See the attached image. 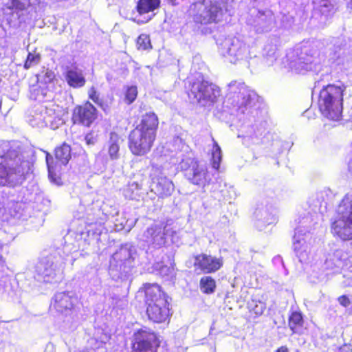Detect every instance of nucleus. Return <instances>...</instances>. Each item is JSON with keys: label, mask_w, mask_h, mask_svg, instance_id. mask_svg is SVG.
Wrapping results in <instances>:
<instances>
[{"label": "nucleus", "mask_w": 352, "mask_h": 352, "mask_svg": "<svg viewBox=\"0 0 352 352\" xmlns=\"http://www.w3.org/2000/svg\"><path fill=\"white\" fill-rule=\"evenodd\" d=\"M258 100L257 94L243 81L232 80L226 86V96L222 106V116L232 122H243L239 138L247 146L263 142L262 136L266 131V122L262 111L257 107L252 108L254 101Z\"/></svg>", "instance_id": "nucleus-1"}, {"label": "nucleus", "mask_w": 352, "mask_h": 352, "mask_svg": "<svg viewBox=\"0 0 352 352\" xmlns=\"http://www.w3.org/2000/svg\"><path fill=\"white\" fill-rule=\"evenodd\" d=\"M324 43L320 41H307L287 54L290 67L300 74L318 72L324 59Z\"/></svg>", "instance_id": "nucleus-2"}, {"label": "nucleus", "mask_w": 352, "mask_h": 352, "mask_svg": "<svg viewBox=\"0 0 352 352\" xmlns=\"http://www.w3.org/2000/svg\"><path fill=\"white\" fill-rule=\"evenodd\" d=\"M158 118L153 112L142 116L140 122L129 135V148L133 155L142 156L148 153L156 138Z\"/></svg>", "instance_id": "nucleus-3"}, {"label": "nucleus", "mask_w": 352, "mask_h": 352, "mask_svg": "<svg viewBox=\"0 0 352 352\" xmlns=\"http://www.w3.org/2000/svg\"><path fill=\"white\" fill-rule=\"evenodd\" d=\"M8 157H11L10 153L0 155V185L14 186L23 182L32 171V164L19 155L14 159Z\"/></svg>", "instance_id": "nucleus-4"}, {"label": "nucleus", "mask_w": 352, "mask_h": 352, "mask_svg": "<svg viewBox=\"0 0 352 352\" xmlns=\"http://www.w3.org/2000/svg\"><path fill=\"white\" fill-rule=\"evenodd\" d=\"M145 301L146 314L153 322H166L170 317L168 296L157 284H148L145 286Z\"/></svg>", "instance_id": "nucleus-5"}, {"label": "nucleus", "mask_w": 352, "mask_h": 352, "mask_svg": "<svg viewBox=\"0 0 352 352\" xmlns=\"http://www.w3.org/2000/svg\"><path fill=\"white\" fill-rule=\"evenodd\" d=\"M346 89V87L344 85H328L320 91L318 104L321 113L324 117L332 120H340Z\"/></svg>", "instance_id": "nucleus-6"}, {"label": "nucleus", "mask_w": 352, "mask_h": 352, "mask_svg": "<svg viewBox=\"0 0 352 352\" xmlns=\"http://www.w3.org/2000/svg\"><path fill=\"white\" fill-rule=\"evenodd\" d=\"M226 5V0H195L191 10L197 23H218L223 19L227 11Z\"/></svg>", "instance_id": "nucleus-7"}, {"label": "nucleus", "mask_w": 352, "mask_h": 352, "mask_svg": "<svg viewBox=\"0 0 352 352\" xmlns=\"http://www.w3.org/2000/svg\"><path fill=\"white\" fill-rule=\"evenodd\" d=\"M331 232L342 241H351L352 245V193L346 195L338 206Z\"/></svg>", "instance_id": "nucleus-8"}, {"label": "nucleus", "mask_w": 352, "mask_h": 352, "mask_svg": "<svg viewBox=\"0 0 352 352\" xmlns=\"http://www.w3.org/2000/svg\"><path fill=\"white\" fill-rule=\"evenodd\" d=\"M219 52L230 63H236L252 57L250 45L237 37H219L217 41Z\"/></svg>", "instance_id": "nucleus-9"}, {"label": "nucleus", "mask_w": 352, "mask_h": 352, "mask_svg": "<svg viewBox=\"0 0 352 352\" xmlns=\"http://www.w3.org/2000/svg\"><path fill=\"white\" fill-rule=\"evenodd\" d=\"M221 95L220 88L206 80L193 82L188 91V96L203 107L212 105Z\"/></svg>", "instance_id": "nucleus-10"}, {"label": "nucleus", "mask_w": 352, "mask_h": 352, "mask_svg": "<svg viewBox=\"0 0 352 352\" xmlns=\"http://www.w3.org/2000/svg\"><path fill=\"white\" fill-rule=\"evenodd\" d=\"M28 122L33 127L49 126L53 129L63 124V121L56 115L53 108L42 104H36L30 110Z\"/></svg>", "instance_id": "nucleus-11"}, {"label": "nucleus", "mask_w": 352, "mask_h": 352, "mask_svg": "<svg viewBox=\"0 0 352 352\" xmlns=\"http://www.w3.org/2000/svg\"><path fill=\"white\" fill-rule=\"evenodd\" d=\"M247 24L258 34L267 33L276 28L277 21L270 9L252 8L247 18Z\"/></svg>", "instance_id": "nucleus-12"}, {"label": "nucleus", "mask_w": 352, "mask_h": 352, "mask_svg": "<svg viewBox=\"0 0 352 352\" xmlns=\"http://www.w3.org/2000/svg\"><path fill=\"white\" fill-rule=\"evenodd\" d=\"M310 221L311 217L309 215L299 220L300 226L296 228L293 237V248L300 262L307 260L309 252V243H307V239L310 238L311 230Z\"/></svg>", "instance_id": "nucleus-13"}, {"label": "nucleus", "mask_w": 352, "mask_h": 352, "mask_svg": "<svg viewBox=\"0 0 352 352\" xmlns=\"http://www.w3.org/2000/svg\"><path fill=\"white\" fill-rule=\"evenodd\" d=\"M137 250L131 243H126L120 247L110 259V270L122 274H127L129 269L135 265L137 258Z\"/></svg>", "instance_id": "nucleus-14"}, {"label": "nucleus", "mask_w": 352, "mask_h": 352, "mask_svg": "<svg viewBox=\"0 0 352 352\" xmlns=\"http://www.w3.org/2000/svg\"><path fill=\"white\" fill-rule=\"evenodd\" d=\"M179 166L185 172L187 179L193 184L204 186L210 181L206 166L192 157L182 159Z\"/></svg>", "instance_id": "nucleus-15"}, {"label": "nucleus", "mask_w": 352, "mask_h": 352, "mask_svg": "<svg viewBox=\"0 0 352 352\" xmlns=\"http://www.w3.org/2000/svg\"><path fill=\"white\" fill-rule=\"evenodd\" d=\"M170 234L172 242L175 243L173 234H176V232L162 224H152L144 230L140 239L151 248L160 249L166 244L167 236Z\"/></svg>", "instance_id": "nucleus-16"}, {"label": "nucleus", "mask_w": 352, "mask_h": 352, "mask_svg": "<svg viewBox=\"0 0 352 352\" xmlns=\"http://www.w3.org/2000/svg\"><path fill=\"white\" fill-rule=\"evenodd\" d=\"M63 265V261L58 252H54L42 258L36 265V272L45 282H51Z\"/></svg>", "instance_id": "nucleus-17"}, {"label": "nucleus", "mask_w": 352, "mask_h": 352, "mask_svg": "<svg viewBox=\"0 0 352 352\" xmlns=\"http://www.w3.org/2000/svg\"><path fill=\"white\" fill-rule=\"evenodd\" d=\"M158 345L155 333L146 327L133 333L132 348L135 352H156Z\"/></svg>", "instance_id": "nucleus-18"}, {"label": "nucleus", "mask_w": 352, "mask_h": 352, "mask_svg": "<svg viewBox=\"0 0 352 352\" xmlns=\"http://www.w3.org/2000/svg\"><path fill=\"white\" fill-rule=\"evenodd\" d=\"M40 0H12V6L18 11L15 15L19 23H30L38 17Z\"/></svg>", "instance_id": "nucleus-19"}, {"label": "nucleus", "mask_w": 352, "mask_h": 352, "mask_svg": "<svg viewBox=\"0 0 352 352\" xmlns=\"http://www.w3.org/2000/svg\"><path fill=\"white\" fill-rule=\"evenodd\" d=\"M254 216L256 226L259 230H262L267 225L272 224L277 221L276 208L272 205L263 203L257 205Z\"/></svg>", "instance_id": "nucleus-20"}, {"label": "nucleus", "mask_w": 352, "mask_h": 352, "mask_svg": "<svg viewBox=\"0 0 352 352\" xmlns=\"http://www.w3.org/2000/svg\"><path fill=\"white\" fill-rule=\"evenodd\" d=\"M52 306L60 313L71 311L78 302V298L74 292L56 293L53 298Z\"/></svg>", "instance_id": "nucleus-21"}, {"label": "nucleus", "mask_w": 352, "mask_h": 352, "mask_svg": "<svg viewBox=\"0 0 352 352\" xmlns=\"http://www.w3.org/2000/svg\"><path fill=\"white\" fill-rule=\"evenodd\" d=\"M195 267L204 273H212L219 270L223 265L221 258L201 254L195 257Z\"/></svg>", "instance_id": "nucleus-22"}, {"label": "nucleus", "mask_w": 352, "mask_h": 352, "mask_svg": "<svg viewBox=\"0 0 352 352\" xmlns=\"http://www.w3.org/2000/svg\"><path fill=\"white\" fill-rule=\"evenodd\" d=\"M96 118V109L92 104L87 102L82 106L75 108L73 119L75 122L89 126Z\"/></svg>", "instance_id": "nucleus-23"}, {"label": "nucleus", "mask_w": 352, "mask_h": 352, "mask_svg": "<svg viewBox=\"0 0 352 352\" xmlns=\"http://www.w3.org/2000/svg\"><path fill=\"white\" fill-rule=\"evenodd\" d=\"M347 259L348 254L343 250H332L326 256L323 265L324 270L338 272L343 267Z\"/></svg>", "instance_id": "nucleus-24"}, {"label": "nucleus", "mask_w": 352, "mask_h": 352, "mask_svg": "<svg viewBox=\"0 0 352 352\" xmlns=\"http://www.w3.org/2000/svg\"><path fill=\"white\" fill-rule=\"evenodd\" d=\"M151 190L159 197L165 198L172 195L175 190V186L168 177L160 176L153 178Z\"/></svg>", "instance_id": "nucleus-25"}, {"label": "nucleus", "mask_w": 352, "mask_h": 352, "mask_svg": "<svg viewBox=\"0 0 352 352\" xmlns=\"http://www.w3.org/2000/svg\"><path fill=\"white\" fill-rule=\"evenodd\" d=\"M314 16L320 14V23L325 24L328 17L334 12V6L330 0H312Z\"/></svg>", "instance_id": "nucleus-26"}, {"label": "nucleus", "mask_w": 352, "mask_h": 352, "mask_svg": "<svg viewBox=\"0 0 352 352\" xmlns=\"http://www.w3.org/2000/svg\"><path fill=\"white\" fill-rule=\"evenodd\" d=\"M30 97L34 100L39 102L51 101L54 98V94L48 86L41 85H34L30 88Z\"/></svg>", "instance_id": "nucleus-27"}, {"label": "nucleus", "mask_w": 352, "mask_h": 352, "mask_svg": "<svg viewBox=\"0 0 352 352\" xmlns=\"http://www.w3.org/2000/svg\"><path fill=\"white\" fill-rule=\"evenodd\" d=\"M65 79L68 85L74 88L82 87L85 84V78L82 71L77 68L67 69Z\"/></svg>", "instance_id": "nucleus-28"}, {"label": "nucleus", "mask_w": 352, "mask_h": 352, "mask_svg": "<svg viewBox=\"0 0 352 352\" xmlns=\"http://www.w3.org/2000/svg\"><path fill=\"white\" fill-rule=\"evenodd\" d=\"M120 140L118 134L115 133H110L109 140L107 144V149L111 160H116L120 157Z\"/></svg>", "instance_id": "nucleus-29"}, {"label": "nucleus", "mask_w": 352, "mask_h": 352, "mask_svg": "<svg viewBox=\"0 0 352 352\" xmlns=\"http://www.w3.org/2000/svg\"><path fill=\"white\" fill-rule=\"evenodd\" d=\"M142 183L138 180H130L123 188L124 196L129 199H135L140 197Z\"/></svg>", "instance_id": "nucleus-30"}, {"label": "nucleus", "mask_w": 352, "mask_h": 352, "mask_svg": "<svg viewBox=\"0 0 352 352\" xmlns=\"http://www.w3.org/2000/svg\"><path fill=\"white\" fill-rule=\"evenodd\" d=\"M160 0H139L137 5V10L140 15L153 12L159 8Z\"/></svg>", "instance_id": "nucleus-31"}, {"label": "nucleus", "mask_w": 352, "mask_h": 352, "mask_svg": "<svg viewBox=\"0 0 352 352\" xmlns=\"http://www.w3.org/2000/svg\"><path fill=\"white\" fill-rule=\"evenodd\" d=\"M55 157L57 161L63 165H66L71 158L70 146L64 143L55 150Z\"/></svg>", "instance_id": "nucleus-32"}, {"label": "nucleus", "mask_w": 352, "mask_h": 352, "mask_svg": "<svg viewBox=\"0 0 352 352\" xmlns=\"http://www.w3.org/2000/svg\"><path fill=\"white\" fill-rule=\"evenodd\" d=\"M263 58L267 66L272 65L277 58L276 45L272 43H267L263 49Z\"/></svg>", "instance_id": "nucleus-33"}, {"label": "nucleus", "mask_w": 352, "mask_h": 352, "mask_svg": "<svg viewBox=\"0 0 352 352\" xmlns=\"http://www.w3.org/2000/svg\"><path fill=\"white\" fill-rule=\"evenodd\" d=\"M155 269L158 274L166 280H171L175 276V271L173 265H165L161 263H157Z\"/></svg>", "instance_id": "nucleus-34"}, {"label": "nucleus", "mask_w": 352, "mask_h": 352, "mask_svg": "<svg viewBox=\"0 0 352 352\" xmlns=\"http://www.w3.org/2000/svg\"><path fill=\"white\" fill-rule=\"evenodd\" d=\"M216 288V282L210 276H204L200 280V289L205 294H212Z\"/></svg>", "instance_id": "nucleus-35"}, {"label": "nucleus", "mask_w": 352, "mask_h": 352, "mask_svg": "<svg viewBox=\"0 0 352 352\" xmlns=\"http://www.w3.org/2000/svg\"><path fill=\"white\" fill-rule=\"evenodd\" d=\"M213 148L212 150L211 164L213 168L218 170L222 159L221 150L217 142L212 139Z\"/></svg>", "instance_id": "nucleus-36"}, {"label": "nucleus", "mask_w": 352, "mask_h": 352, "mask_svg": "<svg viewBox=\"0 0 352 352\" xmlns=\"http://www.w3.org/2000/svg\"><path fill=\"white\" fill-rule=\"evenodd\" d=\"M55 78L54 72L48 69L43 70L37 75L38 85L42 86H48L52 82Z\"/></svg>", "instance_id": "nucleus-37"}, {"label": "nucleus", "mask_w": 352, "mask_h": 352, "mask_svg": "<svg viewBox=\"0 0 352 352\" xmlns=\"http://www.w3.org/2000/svg\"><path fill=\"white\" fill-rule=\"evenodd\" d=\"M316 201H313L314 209H318L319 212H322L327 208V194L324 191L319 192L316 195Z\"/></svg>", "instance_id": "nucleus-38"}, {"label": "nucleus", "mask_w": 352, "mask_h": 352, "mask_svg": "<svg viewBox=\"0 0 352 352\" xmlns=\"http://www.w3.org/2000/svg\"><path fill=\"white\" fill-rule=\"evenodd\" d=\"M52 157L49 153H47L46 163L48 168L49 178L51 180V182H53L54 184L60 185V179L55 173L54 167L52 164Z\"/></svg>", "instance_id": "nucleus-39"}, {"label": "nucleus", "mask_w": 352, "mask_h": 352, "mask_svg": "<svg viewBox=\"0 0 352 352\" xmlns=\"http://www.w3.org/2000/svg\"><path fill=\"white\" fill-rule=\"evenodd\" d=\"M248 307L256 315H261L265 309V304L263 302L254 299L248 302Z\"/></svg>", "instance_id": "nucleus-40"}, {"label": "nucleus", "mask_w": 352, "mask_h": 352, "mask_svg": "<svg viewBox=\"0 0 352 352\" xmlns=\"http://www.w3.org/2000/svg\"><path fill=\"white\" fill-rule=\"evenodd\" d=\"M41 61V55L38 53H31L29 52L26 60L24 64V67L25 69H30L36 65H38Z\"/></svg>", "instance_id": "nucleus-41"}, {"label": "nucleus", "mask_w": 352, "mask_h": 352, "mask_svg": "<svg viewBox=\"0 0 352 352\" xmlns=\"http://www.w3.org/2000/svg\"><path fill=\"white\" fill-rule=\"evenodd\" d=\"M137 47L139 50H146L151 47V41L147 34H142L138 36Z\"/></svg>", "instance_id": "nucleus-42"}, {"label": "nucleus", "mask_w": 352, "mask_h": 352, "mask_svg": "<svg viewBox=\"0 0 352 352\" xmlns=\"http://www.w3.org/2000/svg\"><path fill=\"white\" fill-rule=\"evenodd\" d=\"M302 324V316L300 313L294 311L289 317V325L291 329L295 332V328L297 326H301Z\"/></svg>", "instance_id": "nucleus-43"}, {"label": "nucleus", "mask_w": 352, "mask_h": 352, "mask_svg": "<svg viewBox=\"0 0 352 352\" xmlns=\"http://www.w3.org/2000/svg\"><path fill=\"white\" fill-rule=\"evenodd\" d=\"M138 90L135 86H131L127 88L125 93L124 101L128 104H131L137 98Z\"/></svg>", "instance_id": "nucleus-44"}, {"label": "nucleus", "mask_w": 352, "mask_h": 352, "mask_svg": "<svg viewBox=\"0 0 352 352\" xmlns=\"http://www.w3.org/2000/svg\"><path fill=\"white\" fill-rule=\"evenodd\" d=\"M89 285L91 290L94 292H98L101 288V280L98 276H93L89 281Z\"/></svg>", "instance_id": "nucleus-45"}, {"label": "nucleus", "mask_w": 352, "mask_h": 352, "mask_svg": "<svg viewBox=\"0 0 352 352\" xmlns=\"http://www.w3.org/2000/svg\"><path fill=\"white\" fill-rule=\"evenodd\" d=\"M222 196L227 199H230L234 198L236 196L235 191L232 186H229V188L228 190L221 189L220 190Z\"/></svg>", "instance_id": "nucleus-46"}, {"label": "nucleus", "mask_w": 352, "mask_h": 352, "mask_svg": "<svg viewBox=\"0 0 352 352\" xmlns=\"http://www.w3.org/2000/svg\"><path fill=\"white\" fill-rule=\"evenodd\" d=\"M89 97L95 103L100 105L101 104V99L99 98V94L97 93L96 89L94 87H91L89 90Z\"/></svg>", "instance_id": "nucleus-47"}, {"label": "nucleus", "mask_w": 352, "mask_h": 352, "mask_svg": "<svg viewBox=\"0 0 352 352\" xmlns=\"http://www.w3.org/2000/svg\"><path fill=\"white\" fill-rule=\"evenodd\" d=\"M341 42L340 38H336L333 41V46L335 47V52H334V56L336 57H340V53L338 52V50H341Z\"/></svg>", "instance_id": "nucleus-48"}, {"label": "nucleus", "mask_w": 352, "mask_h": 352, "mask_svg": "<svg viewBox=\"0 0 352 352\" xmlns=\"http://www.w3.org/2000/svg\"><path fill=\"white\" fill-rule=\"evenodd\" d=\"M338 302L340 304L345 307H348L350 305V300L349 298L346 296H342L338 298Z\"/></svg>", "instance_id": "nucleus-49"}, {"label": "nucleus", "mask_w": 352, "mask_h": 352, "mask_svg": "<svg viewBox=\"0 0 352 352\" xmlns=\"http://www.w3.org/2000/svg\"><path fill=\"white\" fill-rule=\"evenodd\" d=\"M352 346L350 344H344L339 349V352H351Z\"/></svg>", "instance_id": "nucleus-50"}, {"label": "nucleus", "mask_w": 352, "mask_h": 352, "mask_svg": "<svg viewBox=\"0 0 352 352\" xmlns=\"http://www.w3.org/2000/svg\"><path fill=\"white\" fill-rule=\"evenodd\" d=\"M276 352H289L286 346L280 347Z\"/></svg>", "instance_id": "nucleus-51"}, {"label": "nucleus", "mask_w": 352, "mask_h": 352, "mask_svg": "<svg viewBox=\"0 0 352 352\" xmlns=\"http://www.w3.org/2000/svg\"><path fill=\"white\" fill-rule=\"evenodd\" d=\"M154 14H151V15H148L145 21H142V22H147L149 20L151 19V18L153 16Z\"/></svg>", "instance_id": "nucleus-52"}, {"label": "nucleus", "mask_w": 352, "mask_h": 352, "mask_svg": "<svg viewBox=\"0 0 352 352\" xmlns=\"http://www.w3.org/2000/svg\"><path fill=\"white\" fill-rule=\"evenodd\" d=\"M86 140H87V143H88V144H89V143H90V142H89V140H88V136H87V137H86Z\"/></svg>", "instance_id": "nucleus-53"}, {"label": "nucleus", "mask_w": 352, "mask_h": 352, "mask_svg": "<svg viewBox=\"0 0 352 352\" xmlns=\"http://www.w3.org/2000/svg\"><path fill=\"white\" fill-rule=\"evenodd\" d=\"M2 220H3V221H6V220H8V219H7L6 217H3V218H2Z\"/></svg>", "instance_id": "nucleus-54"}, {"label": "nucleus", "mask_w": 352, "mask_h": 352, "mask_svg": "<svg viewBox=\"0 0 352 352\" xmlns=\"http://www.w3.org/2000/svg\"><path fill=\"white\" fill-rule=\"evenodd\" d=\"M350 6H351V8H352V0H351V2H350Z\"/></svg>", "instance_id": "nucleus-55"}, {"label": "nucleus", "mask_w": 352, "mask_h": 352, "mask_svg": "<svg viewBox=\"0 0 352 352\" xmlns=\"http://www.w3.org/2000/svg\"><path fill=\"white\" fill-rule=\"evenodd\" d=\"M182 352H184V351H182Z\"/></svg>", "instance_id": "nucleus-56"}]
</instances>
